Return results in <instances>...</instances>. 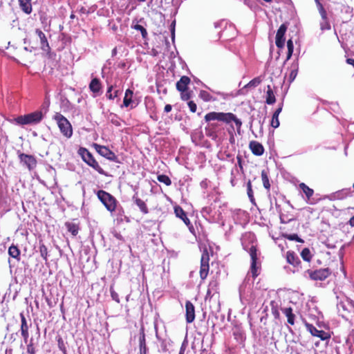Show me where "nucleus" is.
<instances>
[{
  "label": "nucleus",
  "mask_w": 354,
  "mask_h": 354,
  "mask_svg": "<svg viewBox=\"0 0 354 354\" xmlns=\"http://www.w3.org/2000/svg\"><path fill=\"white\" fill-rule=\"evenodd\" d=\"M53 119L56 124L61 133L66 138H71L73 136V127L68 120L60 113H55Z\"/></svg>",
  "instance_id": "f257e3e1"
},
{
  "label": "nucleus",
  "mask_w": 354,
  "mask_h": 354,
  "mask_svg": "<svg viewBox=\"0 0 354 354\" xmlns=\"http://www.w3.org/2000/svg\"><path fill=\"white\" fill-rule=\"evenodd\" d=\"M44 114L41 110L34 111L32 113L20 115L15 118L17 124L20 125L37 124L39 123L44 118Z\"/></svg>",
  "instance_id": "f03ea898"
},
{
  "label": "nucleus",
  "mask_w": 354,
  "mask_h": 354,
  "mask_svg": "<svg viewBox=\"0 0 354 354\" xmlns=\"http://www.w3.org/2000/svg\"><path fill=\"white\" fill-rule=\"evenodd\" d=\"M78 154L82 157V160L90 167L96 170L99 174L107 176L106 173L100 166L96 160L93 158L91 152L84 147H80L78 150Z\"/></svg>",
  "instance_id": "7ed1b4c3"
},
{
  "label": "nucleus",
  "mask_w": 354,
  "mask_h": 354,
  "mask_svg": "<svg viewBox=\"0 0 354 354\" xmlns=\"http://www.w3.org/2000/svg\"><path fill=\"white\" fill-rule=\"evenodd\" d=\"M97 195L100 201L109 211L113 212L115 210L116 207V200L113 196L103 190L98 191Z\"/></svg>",
  "instance_id": "20e7f679"
},
{
  "label": "nucleus",
  "mask_w": 354,
  "mask_h": 354,
  "mask_svg": "<svg viewBox=\"0 0 354 354\" xmlns=\"http://www.w3.org/2000/svg\"><path fill=\"white\" fill-rule=\"evenodd\" d=\"M205 122H208L212 120H218L230 123V120L233 118V113H222V112H210L205 115Z\"/></svg>",
  "instance_id": "39448f33"
},
{
  "label": "nucleus",
  "mask_w": 354,
  "mask_h": 354,
  "mask_svg": "<svg viewBox=\"0 0 354 354\" xmlns=\"http://www.w3.org/2000/svg\"><path fill=\"white\" fill-rule=\"evenodd\" d=\"M243 248L245 250H248L250 256L251 257V268L250 272L252 273V277L254 278L258 276L257 268V254L256 245L252 244L250 248H248L245 243H243Z\"/></svg>",
  "instance_id": "423d86ee"
},
{
  "label": "nucleus",
  "mask_w": 354,
  "mask_h": 354,
  "mask_svg": "<svg viewBox=\"0 0 354 354\" xmlns=\"http://www.w3.org/2000/svg\"><path fill=\"white\" fill-rule=\"evenodd\" d=\"M306 274H307L312 280L323 281L331 274V272L328 268H321L316 270H308Z\"/></svg>",
  "instance_id": "0eeeda50"
},
{
  "label": "nucleus",
  "mask_w": 354,
  "mask_h": 354,
  "mask_svg": "<svg viewBox=\"0 0 354 354\" xmlns=\"http://www.w3.org/2000/svg\"><path fill=\"white\" fill-rule=\"evenodd\" d=\"M94 148L95 149L97 152L102 156L106 158L109 160H112L116 162H118V157L107 147L100 145L97 144H94Z\"/></svg>",
  "instance_id": "6e6552de"
},
{
  "label": "nucleus",
  "mask_w": 354,
  "mask_h": 354,
  "mask_svg": "<svg viewBox=\"0 0 354 354\" xmlns=\"http://www.w3.org/2000/svg\"><path fill=\"white\" fill-rule=\"evenodd\" d=\"M209 254L207 252H203L201 259L200 277L201 279H205L207 277L209 272Z\"/></svg>",
  "instance_id": "1a4fd4ad"
},
{
  "label": "nucleus",
  "mask_w": 354,
  "mask_h": 354,
  "mask_svg": "<svg viewBox=\"0 0 354 354\" xmlns=\"http://www.w3.org/2000/svg\"><path fill=\"white\" fill-rule=\"evenodd\" d=\"M19 158L24 165L30 171L36 167L37 160L32 155H28L23 153H19Z\"/></svg>",
  "instance_id": "9d476101"
},
{
  "label": "nucleus",
  "mask_w": 354,
  "mask_h": 354,
  "mask_svg": "<svg viewBox=\"0 0 354 354\" xmlns=\"http://www.w3.org/2000/svg\"><path fill=\"white\" fill-rule=\"evenodd\" d=\"M306 327L312 335L319 337L322 340H326L330 337L328 333L317 329L310 324H306Z\"/></svg>",
  "instance_id": "9b49d317"
},
{
  "label": "nucleus",
  "mask_w": 354,
  "mask_h": 354,
  "mask_svg": "<svg viewBox=\"0 0 354 354\" xmlns=\"http://www.w3.org/2000/svg\"><path fill=\"white\" fill-rule=\"evenodd\" d=\"M286 30L287 26L285 24H281L277 30L275 43L276 46L279 48H282L285 45L284 35L286 32Z\"/></svg>",
  "instance_id": "f8f14e48"
},
{
  "label": "nucleus",
  "mask_w": 354,
  "mask_h": 354,
  "mask_svg": "<svg viewBox=\"0 0 354 354\" xmlns=\"http://www.w3.org/2000/svg\"><path fill=\"white\" fill-rule=\"evenodd\" d=\"M20 317H21V336L24 338V342L26 343L29 337L28 333V329L29 326L31 325L30 320V324H28V321L26 318L25 317L23 313H20Z\"/></svg>",
  "instance_id": "ddd939ff"
},
{
  "label": "nucleus",
  "mask_w": 354,
  "mask_h": 354,
  "mask_svg": "<svg viewBox=\"0 0 354 354\" xmlns=\"http://www.w3.org/2000/svg\"><path fill=\"white\" fill-rule=\"evenodd\" d=\"M186 321L187 323H192L195 319V309L193 304L187 301L185 303Z\"/></svg>",
  "instance_id": "4468645a"
},
{
  "label": "nucleus",
  "mask_w": 354,
  "mask_h": 354,
  "mask_svg": "<svg viewBox=\"0 0 354 354\" xmlns=\"http://www.w3.org/2000/svg\"><path fill=\"white\" fill-rule=\"evenodd\" d=\"M133 92L131 89H127L125 92L123 104L124 106L127 107L131 106V108L136 107L138 104V102H136L135 100L133 99Z\"/></svg>",
  "instance_id": "2eb2a0df"
},
{
  "label": "nucleus",
  "mask_w": 354,
  "mask_h": 354,
  "mask_svg": "<svg viewBox=\"0 0 354 354\" xmlns=\"http://www.w3.org/2000/svg\"><path fill=\"white\" fill-rule=\"evenodd\" d=\"M249 147L252 153L255 156H259L263 155L264 153V148L263 145L257 141H251Z\"/></svg>",
  "instance_id": "dca6fc26"
},
{
  "label": "nucleus",
  "mask_w": 354,
  "mask_h": 354,
  "mask_svg": "<svg viewBox=\"0 0 354 354\" xmlns=\"http://www.w3.org/2000/svg\"><path fill=\"white\" fill-rule=\"evenodd\" d=\"M35 32L39 38L41 48L44 51L49 50L50 46L45 34L39 29H36Z\"/></svg>",
  "instance_id": "f3484780"
},
{
  "label": "nucleus",
  "mask_w": 354,
  "mask_h": 354,
  "mask_svg": "<svg viewBox=\"0 0 354 354\" xmlns=\"http://www.w3.org/2000/svg\"><path fill=\"white\" fill-rule=\"evenodd\" d=\"M190 82V79L187 76H183L176 83V88L179 91H184L187 89V85Z\"/></svg>",
  "instance_id": "a211bd4d"
},
{
  "label": "nucleus",
  "mask_w": 354,
  "mask_h": 354,
  "mask_svg": "<svg viewBox=\"0 0 354 354\" xmlns=\"http://www.w3.org/2000/svg\"><path fill=\"white\" fill-rule=\"evenodd\" d=\"M299 70V64L298 62H295L292 64L290 68V73L288 75V81L290 83L292 82L297 75Z\"/></svg>",
  "instance_id": "6ab92c4d"
},
{
  "label": "nucleus",
  "mask_w": 354,
  "mask_h": 354,
  "mask_svg": "<svg viewBox=\"0 0 354 354\" xmlns=\"http://www.w3.org/2000/svg\"><path fill=\"white\" fill-rule=\"evenodd\" d=\"M281 310L286 316L288 323L290 324V325H293L295 324V315L292 313V308L290 307L281 308Z\"/></svg>",
  "instance_id": "aec40b11"
},
{
  "label": "nucleus",
  "mask_w": 354,
  "mask_h": 354,
  "mask_svg": "<svg viewBox=\"0 0 354 354\" xmlns=\"http://www.w3.org/2000/svg\"><path fill=\"white\" fill-rule=\"evenodd\" d=\"M21 9L26 13L30 14L32 12L31 0H19Z\"/></svg>",
  "instance_id": "412c9836"
},
{
  "label": "nucleus",
  "mask_w": 354,
  "mask_h": 354,
  "mask_svg": "<svg viewBox=\"0 0 354 354\" xmlns=\"http://www.w3.org/2000/svg\"><path fill=\"white\" fill-rule=\"evenodd\" d=\"M286 259L287 261L293 266H297L300 263V261L298 257L294 252L288 251L286 253Z\"/></svg>",
  "instance_id": "4be33fe9"
},
{
  "label": "nucleus",
  "mask_w": 354,
  "mask_h": 354,
  "mask_svg": "<svg viewBox=\"0 0 354 354\" xmlns=\"http://www.w3.org/2000/svg\"><path fill=\"white\" fill-rule=\"evenodd\" d=\"M276 102L275 95L270 85L267 86L266 102L268 104H273Z\"/></svg>",
  "instance_id": "5701e85b"
},
{
  "label": "nucleus",
  "mask_w": 354,
  "mask_h": 354,
  "mask_svg": "<svg viewBox=\"0 0 354 354\" xmlns=\"http://www.w3.org/2000/svg\"><path fill=\"white\" fill-rule=\"evenodd\" d=\"M174 213L176 217L181 219L183 221H189L186 213L180 206L174 207Z\"/></svg>",
  "instance_id": "b1692460"
},
{
  "label": "nucleus",
  "mask_w": 354,
  "mask_h": 354,
  "mask_svg": "<svg viewBox=\"0 0 354 354\" xmlns=\"http://www.w3.org/2000/svg\"><path fill=\"white\" fill-rule=\"evenodd\" d=\"M8 254L10 257L17 260H19L20 259V250L16 245H12L8 248Z\"/></svg>",
  "instance_id": "393cba45"
},
{
  "label": "nucleus",
  "mask_w": 354,
  "mask_h": 354,
  "mask_svg": "<svg viewBox=\"0 0 354 354\" xmlns=\"http://www.w3.org/2000/svg\"><path fill=\"white\" fill-rule=\"evenodd\" d=\"M89 88L93 93H97L101 89V84L98 79L94 78L91 80Z\"/></svg>",
  "instance_id": "a878e982"
},
{
  "label": "nucleus",
  "mask_w": 354,
  "mask_h": 354,
  "mask_svg": "<svg viewBox=\"0 0 354 354\" xmlns=\"http://www.w3.org/2000/svg\"><path fill=\"white\" fill-rule=\"evenodd\" d=\"M134 201H135V203L136 204V205L139 207L140 210L143 214L148 213V208H147V205L145 203V201H143L142 199L138 198H136Z\"/></svg>",
  "instance_id": "bb28decb"
},
{
  "label": "nucleus",
  "mask_w": 354,
  "mask_h": 354,
  "mask_svg": "<svg viewBox=\"0 0 354 354\" xmlns=\"http://www.w3.org/2000/svg\"><path fill=\"white\" fill-rule=\"evenodd\" d=\"M261 179L264 188L269 191L270 188V184L269 181L268 172L266 170H263L261 171Z\"/></svg>",
  "instance_id": "cd10ccee"
},
{
  "label": "nucleus",
  "mask_w": 354,
  "mask_h": 354,
  "mask_svg": "<svg viewBox=\"0 0 354 354\" xmlns=\"http://www.w3.org/2000/svg\"><path fill=\"white\" fill-rule=\"evenodd\" d=\"M65 225L68 232H70L72 235L76 236L78 233L79 227L74 223H66Z\"/></svg>",
  "instance_id": "c85d7f7f"
},
{
  "label": "nucleus",
  "mask_w": 354,
  "mask_h": 354,
  "mask_svg": "<svg viewBox=\"0 0 354 354\" xmlns=\"http://www.w3.org/2000/svg\"><path fill=\"white\" fill-rule=\"evenodd\" d=\"M299 187L303 191V192L305 194L308 198H310L313 195V189L308 187L305 183H300Z\"/></svg>",
  "instance_id": "c756f323"
},
{
  "label": "nucleus",
  "mask_w": 354,
  "mask_h": 354,
  "mask_svg": "<svg viewBox=\"0 0 354 354\" xmlns=\"http://www.w3.org/2000/svg\"><path fill=\"white\" fill-rule=\"evenodd\" d=\"M139 344H140V354H147V346H146L145 337L144 333L140 337Z\"/></svg>",
  "instance_id": "7c9ffc66"
},
{
  "label": "nucleus",
  "mask_w": 354,
  "mask_h": 354,
  "mask_svg": "<svg viewBox=\"0 0 354 354\" xmlns=\"http://www.w3.org/2000/svg\"><path fill=\"white\" fill-rule=\"evenodd\" d=\"M200 97L205 102L214 101L215 99L206 91H201L199 94Z\"/></svg>",
  "instance_id": "2f4dec72"
},
{
  "label": "nucleus",
  "mask_w": 354,
  "mask_h": 354,
  "mask_svg": "<svg viewBox=\"0 0 354 354\" xmlns=\"http://www.w3.org/2000/svg\"><path fill=\"white\" fill-rule=\"evenodd\" d=\"M261 81H262V80L260 77H255L253 80H252L251 81H250L245 86V88L257 87V86H259L261 84Z\"/></svg>",
  "instance_id": "473e14b6"
},
{
  "label": "nucleus",
  "mask_w": 354,
  "mask_h": 354,
  "mask_svg": "<svg viewBox=\"0 0 354 354\" xmlns=\"http://www.w3.org/2000/svg\"><path fill=\"white\" fill-rule=\"evenodd\" d=\"M301 256L304 261H308V262L310 261L311 258H312L310 251L307 248H304L302 250V251L301 252Z\"/></svg>",
  "instance_id": "72a5a7b5"
},
{
  "label": "nucleus",
  "mask_w": 354,
  "mask_h": 354,
  "mask_svg": "<svg viewBox=\"0 0 354 354\" xmlns=\"http://www.w3.org/2000/svg\"><path fill=\"white\" fill-rule=\"evenodd\" d=\"M247 194L252 203H254V197L252 188L251 181L249 180L247 183Z\"/></svg>",
  "instance_id": "f704fd0d"
},
{
  "label": "nucleus",
  "mask_w": 354,
  "mask_h": 354,
  "mask_svg": "<svg viewBox=\"0 0 354 354\" xmlns=\"http://www.w3.org/2000/svg\"><path fill=\"white\" fill-rule=\"evenodd\" d=\"M157 179L159 182L165 184L167 186H169L171 184V179L166 175L161 174L158 175Z\"/></svg>",
  "instance_id": "c9c22d12"
},
{
  "label": "nucleus",
  "mask_w": 354,
  "mask_h": 354,
  "mask_svg": "<svg viewBox=\"0 0 354 354\" xmlns=\"http://www.w3.org/2000/svg\"><path fill=\"white\" fill-rule=\"evenodd\" d=\"M287 48H288V53H287V57H286V61H288V59H290L292 55V53H293V50H294V45H293V42L292 41V39H289L287 42Z\"/></svg>",
  "instance_id": "e433bc0d"
},
{
  "label": "nucleus",
  "mask_w": 354,
  "mask_h": 354,
  "mask_svg": "<svg viewBox=\"0 0 354 354\" xmlns=\"http://www.w3.org/2000/svg\"><path fill=\"white\" fill-rule=\"evenodd\" d=\"M39 249V252H40L41 257L44 260L47 261V259H48V249H47V248L44 245V244L40 243Z\"/></svg>",
  "instance_id": "4c0bfd02"
},
{
  "label": "nucleus",
  "mask_w": 354,
  "mask_h": 354,
  "mask_svg": "<svg viewBox=\"0 0 354 354\" xmlns=\"http://www.w3.org/2000/svg\"><path fill=\"white\" fill-rule=\"evenodd\" d=\"M131 27H132V28L140 31L141 32L143 38H145L147 37V30L142 26H141L140 24H135V25H133Z\"/></svg>",
  "instance_id": "58836bf2"
},
{
  "label": "nucleus",
  "mask_w": 354,
  "mask_h": 354,
  "mask_svg": "<svg viewBox=\"0 0 354 354\" xmlns=\"http://www.w3.org/2000/svg\"><path fill=\"white\" fill-rule=\"evenodd\" d=\"M320 28L322 30H326L330 29V23H329L328 19H322V21L320 22Z\"/></svg>",
  "instance_id": "ea45409f"
},
{
  "label": "nucleus",
  "mask_w": 354,
  "mask_h": 354,
  "mask_svg": "<svg viewBox=\"0 0 354 354\" xmlns=\"http://www.w3.org/2000/svg\"><path fill=\"white\" fill-rule=\"evenodd\" d=\"M112 88V86H109L106 94L109 100H113L118 96V91H115L114 93H111Z\"/></svg>",
  "instance_id": "a19ab883"
},
{
  "label": "nucleus",
  "mask_w": 354,
  "mask_h": 354,
  "mask_svg": "<svg viewBox=\"0 0 354 354\" xmlns=\"http://www.w3.org/2000/svg\"><path fill=\"white\" fill-rule=\"evenodd\" d=\"M319 12L322 17V19H327V13H326V11L325 10L323 5L322 3H319Z\"/></svg>",
  "instance_id": "79ce46f5"
},
{
  "label": "nucleus",
  "mask_w": 354,
  "mask_h": 354,
  "mask_svg": "<svg viewBox=\"0 0 354 354\" xmlns=\"http://www.w3.org/2000/svg\"><path fill=\"white\" fill-rule=\"evenodd\" d=\"M181 99L183 100H188L191 97V92L187 91V89L184 90V91H180Z\"/></svg>",
  "instance_id": "37998d69"
},
{
  "label": "nucleus",
  "mask_w": 354,
  "mask_h": 354,
  "mask_svg": "<svg viewBox=\"0 0 354 354\" xmlns=\"http://www.w3.org/2000/svg\"><path fill=\"white\" fill-rule=\"evenodd\" d=\"M279 116H274V115H272V120H271V126L276 129L277 127H279Z\"/></svg>",
  "instance_id": "c03bdc74"
},
{
  "label": "nucleus",
  "mask_w": 354,
  "mask_h": 354,
  "mask_svg": "<svg viewBox=\"0 0 354 354\" xmlns=\"http://www.w3.org/2000/svg\"><path fill=\"white\" fill-rule=\"evenodd\" d=\"M110 293L113 300L115 301L117 303H120L119 295L112 288L110 289Z\"/></svg>",
  "instance_id": "a18cd8bd"
},
{
  "label": "nucleus",
  "mask_w": 354,
  "mask_h": 354,
  "mask_svg": "<svg viewBox=\"0 0 354 354\" xmlns=\"http://www.w3.org/2000/svg\"><path fill=\"white\" fill-rule=\"evenodd\" d=\"M232 121H234V123H235V124H236V127H237V129H240V128L241 127V125H242V122H241V121L239 119H238V118L235 116V115H234V114H233V118H232V119L230 120V122H231Z\"/></svg>",
  "instance_id": "49530a36"
},
{
  "label": "nucleus",
  "mask_w": 354,
  "mask_h": 354,
  "mask_svg": "<svg viewBox=\"0 0 354 354\" xmlns=\"http://www.w3.org/2000/svg\"><path fill=\"white\" fill-rule=\"evenodd\" d=\"M287 238L289 239V240H292V241H296L297 242H299V243H302L303 241L299 238V236H297V234H290L287 236Z\"/></svg>",
  "instance_id": "de8ad7c7"
},
{
  "label": "nucleus",
  "mask_w": 354,
  "mask_h": 354,
  "mask_svg": "<svg viewBox=\"0 0 354 354\" xmlns=\"http://www.w3.org/2000/svg\"><path fill=\"white\" fill-rule=\"evenodd\" d=\"M187 104H188V106L189 108V110L192 113H195L196 111V108H197V106H196V103L194 102H193V101H189V102H188Z\"/></svg>",
  "instance_id": "09e8293b"
},
{
  "label": "nucleus",
  "mask_w": 354,
  "mask_h": 354,
  "mask_svg": "<svg viewBox=\"0 0 354 354\" xmlns=\"http://www.w3.org/2000/svg\"><path fill=\"white\" fill-rule=\"evenodd\" d=\"M27 353L28 354H35V348H34L32 342H30L27 346Z\"/></svg>",
  "instance_id": "8fccbe9b"
},
{
  "label": "nucleus",
  "mask_w": 354,
  "mask_h": 354,
  "mask_svg": "<svg viewBox=\"0 0 354 354\" xmlns=\"http://www.w3.org/2000/svg\"><path fill=\"white\" fill-rule=\"evenodd\" d=\"M175 24H176V21H174L171 23V26H170L171 34V39L173 40L174 39V37H175Z\"/></svg>",
  "instance_id": "3c124183"
},
{
  "label": "nucleus",
  "mask_w": 354,
  "mask_h": 354,
  "mask_svg": "<svg viewBox=\"0 0 354 354\" xmlns=\"http://www.w3.org/2000/svg\"><path fill=\"white\" fill-rule=\"evenodd\" d=\"M282 107H283V104H281L279 105V106L275 110L274 113H273V115L276 116V115H277V116H279L282 111Z\"/></svg>",
  "instance_id": "603ef678"
},
{
  "label": "nucleus",
  "mask_w": 354,
  "mask_h": 354,
  "mask_svg": "<svg viewBox=\"0 0 354 354\" xmlns=\"http://www.w3.org/2000/svg\"><path fill=\"white\" fill-rule=\"evenodd\" d=\"M186 225L188 227L189 231L195 234V230H194V228L193 227V225H192V223H185Z\"/></svg>",
  "instance_id": "864d4df0"
},
{
  "label": "nucleus",
  "mask_w": 354,
  "mask_h": 354,
  "mask_svg": "<svg viewBox=\"0 0 354 354\" xmlns=\"http://www.w3.org/2000/svg\"><path fill=\"white\" fill-rule=\"evenodd\" d=\"M164 110L166 113L170 112L171 111V106L170 104L165 105Z\"/></svg>",
  "instance_id": "5fc2aeb1"
},
{
  "label": "nucleus",
  "mask_w": 354,
  "mask_h": 354,
  "mask_svg": "<svg viewBox=\"0 0 354 354\" xmlns=\"http://www.w3.org/2000/svg\"><path fill=\"white\" fill-rule=\"evenodd\" d=\"M346 62L348 64L353 66V67H354V59H351V58L347 59Z\"/></svg>",
  "instance_id": "6e6d98bb"
},
{
  "label": "nucleus",
  "mask_w": 354,
  "mask_h": 354,
  "mask_svg": "<svg viewBox=\"0 0 354 354\" xmlns=\"http://www.w3.org/2000/svg\"><path fill=\"white\" fill-rule=\"evenodd\" d=\"M185 348L183 346V345L180 347V352L178 354H184L185 353Z\"/></svg>",
  "instance_id": "4d7b16f0"
},
{
  "label": "nucleus",
  "mask_w": 354,
  "mask_h": 354,
  "mask_svg": "<svg viewBox=\"0 0 354 354\" xmlns=\"http://www.w3.org/2000/svg\"><path fill=\"white\" fill-rule=\"evenodd\" d=\"M237 160H238L239 165L241 168L242 167V166H241V158L239 157V156H237Z\"/></svg>",
  "instance_id": "13d9d810"
},
{
  "label": "nucleus",
  "mask_w": 354,
  "mask_h": 354,
  "mask_svg": "<svg viewBox=\"0 0 354 354\" xmlns=\"http://www.w3.org/2000/svg\"><path fill=\"white\" fill-rule=\"evenodd\" d=\"M115 236L118 239H122V236L118 233H115Z\"/></svg>",
  "instance_id": "bf43d9fd"
},
{
  "label": "nucleus",
  "mask_w": 354,
  "mask_h": 354,
  "mask_svg": "<svg viewBox=\"0 0 354 354\" xmlns=\"http://www.w3.org/2000/svg\"><path fill=\"white\" fill-rule=\"evenodd\" d=\"M317 5V7L319 8V3H321L320 1L319 0H315Z\"/></svg>",
  "instance_id": "052dcab7"
},
{
  "label": "nucleus",
  "mask_w": 354,
  "mask_h": 354,
  "mask_svg": "<svg viewBox=\"0 0 354 354\" xmlns=\"http://www.w3.org/2000/svg\"><path fill=\"white\" fill-rule=\"evenodd\" d=\"M349 221H354V216L350 218Z\"/></svg>",
  "instance_id": "680f3d73"
},
{
  "label": "nucleus",
  "mask_w": 354,
  "mask_h": 354,
  "mask_svg": "<svg viewBox=\"0 0 354 354\" xmlns=\"http://www.w3.org/2000/svg\"><path fill=\"white\" fill-rule=\"evenodd\" d=\"M216 93H217V94H218V95H222V96H223V95H224V94H223V93H220V92H217Z\"/></svg>",
  "instance_id": "e2e57ef3"
},
{
  "label": "nucleus",
  "mask_w": 354,
  "mask_h": 354,
  "mask_svg": "<svg viewBox=\"0 0 354 354\" xmlns=\"http://www.w3.org/2000/svg\"><path fill=\"white\" fill-rule=\"evenodd\" d=\"M248 237H249L250 239V238H253V235L250 234L248 235Z\"/></svg>",
  "instance_id": "0e129e2a"
},
{
  "label": "nucleus",
  "mask_w": 354,
  "mask_h": 354,
  "mask_svg": "<svg viewBox=\"0 0 354 354\" xmlns=\"http://www.w3.org/2000/svg\"><path fill=\"white\" fill-rule=\"evenodd\" d=\"M351 227H354V223H349Z\"/></svg>",
  "instance_id": "69168bd1"
},
{
  "label": "nucleus",
  "mask_w": 354,
  "mask_h": 354,
  "mask_svg": "<svg viewBox=\"0 0 354 354\" xmlns=\"http://www.w3.org/2000/svg\"><path fill=\"white\" fill-rule=\"evenodd\" d=\"M353 187H354V183H353Z\"/></svg>",
  "instance_id": "338daca9"
}]
</instances>
